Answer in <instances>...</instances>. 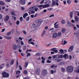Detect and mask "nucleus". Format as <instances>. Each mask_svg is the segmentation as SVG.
<instances>
[{"mask_svg": "<svg viewBox=\"0 0 79 79\" xmlns=\"http://www.w3.org/2000/svg\"><path fill=\"white\" fill-rule=\"evenodd\" d=\"M64 56L62 55H55L52 56V58L54 61H56L57 62H60L61 61V60L59 59V58H63Z\"/></svg>", "mask_w": 79, "mask_h": 79, "instance_id": "obj_1", "label": "nucleus"}, {"mask_svg": "<svg viewBox=\"0 0 79 79\" xmlns=\"http://www.w3.org/2000/svg\"><path fill=\"white\" fill-rule=\"evenodd\" d=\"M67 71L68 73H72L73 71V67L69 66L67 67Z\"/></svg>", "mask_w": 79, "mask_h": 79, "instance_id": "obj_2", "label": "nucleus"}, {"mask_svg": "<svg viewBox=\"0 0 79 79\" xmlns=\"http://www.w3.org/2000/svg\"><path fill=\"white\" fill-rule=\"evenodd\" d=\"M2 75L3 77H8L10 75H9V73H6L5 72H4L2 73Z\"/></svg>", "mask_w": 79, "mask_h": 79, "instance_id": "obj_3", "label": "nucleus"}, {"mask_svg": "<svg viewBox=\"0 0 79 79\" xmlns=\"http://www.w3.org/2000/svg\"><path fill=\"white\" fill-rule=\"evenodd\" d=\"M47 74V70L46 69H44L42 71V74L43 76H45Z\"/></svg>", "mask_w": 79, "mask_h": 79, "instance_id": "obj_4", "label": "nucleus"}, {"mask_svg": "<svg viewBox=\"0 0 79 79\" xmlns=\"http://www.w3.org/2000/svg\"><path fill=\"white\" fill-rule=\"evenodd\" d=\"M19 3L21 5H25L26 4V0H19Z\"/></svg>", "mask_w": 79, "mask_h": 79, "instance_id": "obj_5", "label": "nucleus"}, {"mask_svg": "<svg viewBox=\"0 0 79 79\" xmlns=\"http://www.w3.org/2000/svg\"><path fill=\"white\" fill-rule=\"evenodd\" d=\"M35 23H38L39 24H40L42 23V21L41 19H38L35 21Z\"/></svg>", "mask_w": 79, "mask_h": 79, "instance_id": "obj_6", "label": "nucleus"}, {"mask_svg": "<svg viewBox=\"0 0 79 79\" xmlns=\"http://www.w3.org/2000/svg\"><path fill=\"white\" fill-rule=\"evenodd\" d=\"M40 68H37L36 69L35 72L36 74L39 75L40 74Z\"/></svg>", "mask_w": 79, "mask_h": 79, "instance_id": "obj_7", "label": "nucleus"}, {"mask_svg": "<svg viewBox=\"0 0 79 79\" xmlns=\"http://www.w3.org/2000/svg\"><path fill=\"white\" fill-rule=\"evenodd\" d=\"M51 51H53V52H54L55 53H57L58 52V50H56V48H52L51 49Z\"/></svg>", "mask_w": 79, "mask_h": 79, "instance_id": "obj_8", "label": "nucleus"}, {"mask_svg": "<svg viewBox=\"0 0 79 79\" xmlns=\"http://www.w3.org/2000/svg\"><path fill=\"white\" fill-rule=\"evenodd\" d=\"M49 6H50L49 4H45V5H43V6H42L43 8H46L49 7Z\"/></svg>", "mask_w": 79, "mask_h": 79, "instance_id": "obj_9", "label": "nucleus"}, {"mask_svg": "<svg viewBox=\"0 0 79 79\" xmlns=\"http://www.w3.org/2000/svg\"><path fill=\"white\" fill-rule=\"evenodd\" d=\"M75 19L76 22V23H78L79 22V18L77 16H75Z\"/></svg>", "mask_w": 79, "mask_h": 79, "instance_id": "obj_10", "label": "nucleus"}, {"mask_svg": "<svg viewBox=\"0 0 79 79\" xmlns=\"http://www.w3.org/2000/svg\"><path fill=\"white\" fill-rule=\"evenodd\" d=\"M13 50H16V49H17V46H16L15 44H14L13 45Z\"/></svg>", "mask_w": 79, "mask_h": 79, "instance_id": "obj_11", "label": "nucleus"}, {"mask_svg": "<svg viewBox=\"0 0 79 79\" xmlns=\"http://www.w3.org/2000/svg\"><path fill=\"white\" fill-rule=\"evenodd\" d=\"M64 57L65 58V59H68L69 58V56H68V55L65 54L64 55Z\"/></svg>", "mask_w": 79, "mask_h": 79, "instance_id": "obj_12", "label": "nucleus"}, {"mask_svg": "<svg viewBox=\"0 0 79 79\" xmlns=\"http://www.w3.org/2000/svg\"><path fill=\"white\" fill-rule=\"evenodd\" d=\"M53 36L54 38H56V37H57V36H58V34L56 33H55L53 34Z\"/></svg>", "mask_w": 79, "mask_h": 79, "instance_id": "obj_13", "label": "nucleus"}, {"mask_svg": "<svg viewBox=\"0 0 79 79\" xmlns=\"http://www.w3.org/2000/svg\"><path fill=\"white\" fill-rule=\"evenodd\" d=\"M35 6H33L30 8V9H29V10H30V11H31V10H34L35 9Z\"/></svg>", "mask_w": 79, "mask_h": 79, "instance_id": "obj_14", "label": "nucleus"}, {"mask_svg": "<svg viewBox=\"0 0 79 79\" xmlns=\"http://www.w3.org/2000/svg\"><path fill=\"white\" fill-rule=\"evenodd\" d=\"M61 70L62 72H65L66 71V69H65V68L63 67H61Z\"/></svg>", "mask_w": 79, "mask_h": 79, "instance_id": "obj_15", "label": "nucleus"}, {"mask_svg": "<svg viewBox=\"0 0 79 79\" xmlns=\"http://www.w3.org/2000/svg\"><path fill=\"white\" fill-rule=\"evenodd\" d=\"M65 32H66V29L64 28H62L61 32L63 34H64V33H65Z\"/></svg>", "mask_w": 79, "mask_h": 79, "instance_id": "obj_16", "label": "nucleus"}, {"mask_svg": "<svg viewBox=\"0 0 79 79\" xmlns=\"http://www.w3.org/2000/svg\"><path fill=\"white\" fill-rule=\"evenodd\" d=\"M67 24L69 26H70V27H71V23H70V22H69V21H68Z\"/></svg>", "mask_w": 79, "mask_h": 79, "instance_id": "obj_17", "label": "nucleus"}, {"mask_svg": "<svg viewBox=\"0 0 79 79\" xmlns=\"http://www.w3.org/2000/svg\"><path fill=\"white\" fill-rule=\"evenodd\" d=\"M4 38L6 39H7V40H10V39H11V37H9L7 36H5Z\"/></svg>", "mask_w": 79, "mask_h": 79, "instance_id": "obj_18", "label": "nucleus"}, {"mask_svg": "<svg viewBox=\"0 0 79 79\" xmlns=\"http://www.w3.org/2000/svg\"><path fill=\"white\" fill-rule=\"evenodd\" d=\"M27 16H28V14L27 13H25L24 14L23 17V18L25 19L26 18V17Z\"/></svg>", "mask_w": 79, "mask_h": 79, "instance_id": "obj_19", "label": "nucleus"}, {"mask_svg": "<svg viewBox=\"0 0 79 79\" xmlns=\"http://www.w3.org/2000/svg\"><path fill=\"white\" fill-rule=\"evenodd\" d=\"M5 3L4 2L1 1H0V5H5Z\"/></svg>", "mask_w": 79, "mask_h": 79, "instance_id": "obj_20", "label": "nucleus"}, {"mask_svg": "<svg viewBox=\"0 0 79 79\" xmlns=\"http://www.w3.org/2000/svg\"><path fill=\"white\" fill-rule=\"evenodd\" d=\"M5 18L6 21H8L9 19V18H10V17L8 15H6Z\"/></svg>", "mask_w": 79, "mask_h": 79, "instance_id": "obj_21", "label": "nucleus"}, {"mask_svg": "<svg viewBox=\"0 0 79 79\" xmlns=\"http://www.w3.org/2000/svg\"><path fill=\"white\" fill-rule=\"evenodd\" d=\"M67 2L68 4H70L71 3V0H67Z\"/></svg>", "mask_w": 79, "mask_h": 79, "instance_id": "obj_22", "label": "nucleus"}, {"mask_svg": "<svg viewBox=\"0 0 79 79\" xmlns=\"http://www.w3.org/2000/svg\"><path fill=\"white\" fill-rule=\"evenodd\" d=\"M62 35V34H61V32H59L58 33V36H59V37H61V36Z\"/></svg>", "mask_w": 79, "mask_h": 79, "instance_id": "obj_23", "label": "nucleus"}, {"mask_svg": "<svg viewBox=\"0 0 79 79\" xmlns=\"http://www.w3.org/2000/svg\"><path fill=\"white\" fill-rule=\"evenodd\" d=\"M27 65H28V62H26L25 63V68H26L27 66Z\"/></svg>", "mask_w": 79, "mask_h": 79, "instance_id": "obj_24", "label": "nucleus"}, {"mask_svg": "<svg viewBox=\"0 0 79 79\" xmlns=\"http://www.w3.org/2000/svg\"><path fill=\"white\" fill-rule=\"evenodd\" d=\"M14 62H15V60H12L10 63V64L11 65L13 64H14Z\"/></svg>", "mask_w": 79, "mask_h": 79, "instance_id": "obj_25", "label": "nucleus"}, {"mask_svg": "<svg viewBox=\"0 0 79 79\" xmlns=\"http://www.w3.org/2000/svg\"><path fill=\"white\" fill-rule=\"evenodd\" d=\"M77 73H79V66H78L77 68V69L76 70Z\"/></svg>", "mask_w": 79, "mask_h": 79, "instance_id": "obj_26", "label": "nucleus"}, {"mask_svg": "<svg viewBox=\"0 0 79 79\" xmlns=\"http://www.w3.org/2000/svg\"><path fill=\"white\" fill-rule=\"evenodd\" d=\"M42 6H43V5H41L38 6V7H40V10H42Z\"/></svg>", "mask_w": 79, "mask_h": 79, "instance_id": "obj_27", "label": "nucleus"}, {"mask_svg": "<svg viewBox=\"0 0 79 79\" xmlns=\"http://www.w3.org/2000/svg\"><path fill=\"white\" fill-rule=\"evenodd\" d=\"M53 10V8H50L47 9V10L48 11H52Z\"/></svg>", "mask_w": 79, "mask_h": 79, "instance_id": "obj_28", "label": "nucleus"}, {"mask_svg": "<svg viewBox=\"0 0 79 79\" xmlns=\"http://www.w3.org/2000/svg\"><path fill=\"white\" fill-rule=\"evenodd\" d=\"M73 13L72 12H71L70 13V17L71 18H73Z\"/></svg>", "mask_w": 79, "mask_h": 79, "instance_id": "obj_29", "label": "nucleus"}, {"mask_svg": "<svg viewBox=\"0 0 79 79\" xmlns=\"http://www.w3.org/2000/svg\"><path fill=\"white\" fill-rule=\"evenodd\" d=\"M60 52L61 53H60V54H62V53H64V52H63V49H60Z\"/></svg>", "mask_w": 79, "mask_h": 79, "instance_id": "obj_30", "label": "nucleus"}, {"mask_svg": "<svg viewBox=\"0 0 79 79\" xmlns=\"http://www.w3.org/2000/svg\"><path fill=\"white\" fill-rule=\"evenodd\" d=\"M11 34V32L10 31L7 33L6 34V35H10Z\"/></svg>", "mask_w": 79, "mask_h": 79, "instance_id": "obj_31", "label": "nucleus"}, {"mask_svg": "<svg viewBox=\"0 0 79 79\" xmlns=\"http://www.w3.org/2000/svg\"><path fill=\"white\" fill-rule=\"evenodd\" d=\"M45 32H46L45 31H43V32L41 36H44V34H45Z\"/></svg>", "mask_w": 79, "mask_h": 79, "instance_id": "obj_32", "label": "nucleus"}, {"mask_svg": "<svg viewBox=\"0 0 79 79\" xmlns=\"http://www.w3.org/2000/svg\"><path fill=\"white\" fill-rule=\"evenodd\" d=\"M61 23L62 24H65V21L64 20H62L61 21Z\"/></svg>", "mask_w": 79, "mask_h": 79, "instance_id": "obj_33", "label": "nucleus"}, {"mask_svg": "<svg viewBox=\"0 0 79 79\" xmlns=\"http://www.w3.org/2000/svg\"><path fill=\"white\" fill-rule=\"evenodd\" d=\"M35 11H34V10H32V11H31L30 12V13H31V14H33V13H35Z\"/></svg>", "mask_w": 79, "mask_h": 79, "instance_id": "obj_34", "label": "nucleus"}, {"mask_svg": "<svg viewBox=\"0 0 79 79\" xmlns=\"http://www.w3.org/2000/svg\"><path fill=\"white\" fill-rule=\"evenodd\" d=\"M2 65H5V64H3L0 65V69H2L3 68V67L2 66Z\"/></svg>", "mask_w": 79, "mask_h": 79, "instance_id": "obj_35", "label": "nucleus"}, {"mask_svg": "<svg viewBox=\"0 0 79 79\" xmlns=\"http://www.w3.org/2000/svg\"><path fill=\"white\" fill-rule=\"evenodd\" d=\"M58 26V24L54 26V27H55V29H57V28H58V27H57Z\"/></svg>", "mask_w": 79, "mask_h": 79, "instance_id": "obj_36", "label": "nucleus"}, {"mask_svg": "<svg viewBox=\"0 0 79 79\" xmlns=\"http://www.w3.org/2000/svg\"><path fill=\"white\" fill-rule=\"evenodd\" d=\"M20 73H21V71H17L16 72V73L17 74H19Z\"/></svg>", "mask_w": 79, "mask_h": 79, "instance_id": "obj_37", "label": "nucleus"}, {"mask_svg": "<svg viewBox=\"0 0 79 79\" xmlns=\"http://www.w3.org/2000/svg\"><path fill=\"white\" fill-rule=\"evenodd\" d=\"M66 44H67V41H64V43L63 44L62 43V45H65Z\"/></svg>", "mask_w": 79, "mask_h": 79, "instance_id": "obj_38", "label": "nucleus"}, {"mask_svg": "<svg viewBox=\"0 0 79 79\" xmlns=\"http://www.w3.org/2000/svg\"><path fill=\"white\" fill-rule=\"evenodd\" d=\"M17 47H18V49H20V48H21V46H20L19 45H17Z\"/></svg>", "mask_w": 79, "mask_h": 79, "instance_id": "obj_39", "label": "nucleus"}, {"mask_svg": "<svg viewBox=\"0 0 79 79\" xmlns=\"http://www.w3.org/2000/svg\"><path fill=\"white\" fill-rule=\"evenodd\" d=\"M70 48L73 50V48H74V47H73V46H71L70 47Z\"/></svg>", "mask_w": 79, "mask_h": 79, "instance_id": "obj_40", "label": "nucleus"}, {"mask_svg": "<svg viewBox=\"0 0 79 79\" xmlns=\"http://www.w3.org/2000/svg\"><path fill=\"white\" fill-rule=\"evenodd\" d=\"M54 17V15L52 14V15H50V16H49V18H52V17Z\"/></svg>", "mask_w": 79, "mask_h": 79, "instance_id": "obj_41", "label": "nucleus"}, {"mask_svg": "<svg viewBox=\"0 0 79 79\" xmlns=\"http://www.w3.org/2000/svg\"><path fill=\"white\" fill-rule=\"evenodd\" d=\"M63 2L64 5H66V1H63Z\"/></svg>", "mask_w": 79, "mask_h": 79, "instance_id": "obj_42", "label": "nucleus"}, {"mask_svg": "<svg viewBox=\"0 0 79 79\" xmlns=\"http://www.w3.org/2000/svg\"><path fill=\"white\" fill-rule=\"evenodd\" d=\"M73 51V50L71 49L70 48H69L68 50V52H71Z\"/></svg>", "mask_w": 79, "mask_h": 79, "instance_id": "obj_43", "label": "nucleus"}, {"mask_svg": "<svg viewBox=\"0 0 79 79\" xmlns=\"http://www.w3.org/2000/svg\"><path fill=\"white\" fill-rule=\"evenodd\" d=\"M2 17H3L2 15L1 14H0V20L2 19Z\"/></svg>", "mask_w": 79, "mask_h": 79, "instance_id": "obj_44", "label": "nucleus"}, {"mask_svg": "<svg viewBox=\"0 0 79 79\" xmlns=\"http://www.w3.org/2000/svg\"><path fill=\"white\" fill-rule=\"evenodd\" d=\"M31 56V54L30 53H27V56L28 57V56Z\"/></svg>", "mask_w": 79, "mask_h": 79, "instance_id": "obj_45", "label": "nucleus"}, {"mask_svg": "<svg viewBox=\"0 0 79 79\" xmlns=\"http://www.w3.org/2000/svg\"><path fill=\"white\" fill-rule=\"evenodd\" d=\"M21 44V45H24V43L23 42V41H21L20 42Z\"/></svg>", "mask_w": 79, "mask_h": 79, "instance_id": "obj_46", "label": "nucleus"}, {"mask_svg": "<svg viewBox=\"0 0 79 79\" xmlns=\"http://www.w3.org/2000/svg\"><path fill=\"white\" fill-rule=\"evenodd\" d=\"M5 1L6 2H11V0H5Z\"/></svg>", "mask_w": 79, "mask_h": 79, "instance_id": "obj_47", "label": "nucleus"}, {"mask_svg": "<svg viewBox=\"0 0 79 79\" xmlns=\"http://www.w3.org/2000/svg\"><path fill=\"white\" fill-rule=\"evenodd\" d=\"M35 55H36V56L40 55V53H37Z\"/></svg>", "mask_w": 79, "mask_h": 79, "instance_id": "obj_48", "label": "nucleus"}, {"mask_svg": "<svg viewBox=\"0 0 79 79\" xmlns=\"http://www.w3.org/2000/svg\"><path fill=\"white\" fill-rule=\"evenodd\" d=\"M11 14L12 15H15V12H14V11H13L11 12Z\"/></svg>", "mask_w": 79, "mask_h": 79, "instance_id": "obj_49", "label": "nucleus"}, {"mask_svg": "<svg viewBox=\"0 0 79 79\" xmlns=\"http://www.w3.org/2000/svg\"><path fill=\"white\" fill-rule=\"evenodd\" d=\"M13 18H14V20H16V17H14V16H12Z\"/></svg>", "mask_w": 79, "mask_h": 79, "instance_id": "obj_50", "label": "nucleus"}, {"mask_svg": "<svg viewBox=\"0 0 79 79\" xmlns=\"http://www.w3.org/2000/svg\"><path fill=\"white\" fill-rule=\"evenodd\" d=\"M23 47V50H26V46H24Z\"/></svg>", "mask_w": 79, "mask_h": 79, "instance_id": "obj_51", "label": "nucleus"}, {"mask_svg": "<svg viewBox=\"0 0 79 79\" xmlns=\"http://www.w3.org/2000/svg\"><path fill=\"white\" fill-rule=\"evenodd\" d=\"M24 74H26L27 73V71L25 70V71H24Z\"/></svg>", "mask_w": 79, "mask_h": 79, "instance_id": "obj_52", "label": "nucleus"}, {"mask_svg": "<svg viewBox=\"0 0 79 79\" xmlns=\"http://www.w3.org/2000/svg\"><path fill=\"white\" fill-rule=\"evenodd\" d=\"M47 63H51V62H52V61H50L49 60H48L47 61Z\"/></svg>", "mask_w": 79, "mask_h": 79, "instance_id": "obj_53", "label": "nucleus"}, {"mask_svg": "<svg viewBox=\"0 0 79 79\" xmlns=\"http://www.w3.org/2000/svg\"><path fill=\"white\" fill-rule=\"evenodd\" d=\"M23 17H21L20 18V21L21 22L23 21Z\"/></svg>", "mask_w": 79, "mask_h": 79, "instance_id": "obj_54", "label": "nucleus"}, {"mask_svg": "<svg viewBox=\"0 0 79 79\" xmlns=\"http://www.w3.org/2000/svg\"><path fill=\"white\" fill-rule=\"evenodd\" d=\"M29 20V17H27V18L26 19V21H28Z\"/></svg>", "mask_w": 79, "mask_h": 79, "instance_id": "obj_55", "label": "nucleus"}, {"mask_svg": "<svg viewBox=\"0 0 79 79\" xmlns=\"http://www.w3.org/2000/svg\"><path fill=\"white\" fill-rule=\"evenodd\" d=\"M44 0H43L40 3V4H42V3H44Z\"/></svg>", "mask_w": 79, "mask_h": 79, "instance_id": "obj_56", "label": "nucleus"}, {"mask_svg": "<svg viewBox=\"0 0 79 79\" xmlns=\"http://www.w3.org/2000/svg\"><path fill=\"white\" fill-rule=\"evenodd\" d=\"M41 59L42 60H45V59L44 58V57H41Z\"/></svg>", "mask_w": 79, "mask_h": 79, "instance_id": "obj_57", "label": "nucleus"}, {"mask_svg": "<svg viewBox=\"0 0 79 79\" xmlns=\"http://www.w3.org/2000/svg\"><path fill=\"white\" fill-rule=\"evenodd\" d=\"M51 73H52V74H53V73H54V71L53 70H51Z\"/></svg>", "mask_w": 79, "mask_h": 79, "instance_id": "obj_58", "label": "nucleus"}, {"mask_svg": "<svg viewBox=\"0 0 79 79\" xmlns=\"http://www.w3.org/2000/svg\"><path fill=\"white\" fill-rule=\"evenodd\" d=\"M31 44H32V45H34L35 44L33 42H31Z\"/></svg>", "mask_w": 79, "mask_h": 79, "instance_id": "obj_59", "label": "nucleus"}, {"mask_svg": "<svg viewBox=\"0 0 79 79\" xmlns=\"http://www.w3.org/2000/svg\"><path fill=\"white\" fill-rule=\"evenodd\" d=\"M52 5H53V6L55 5V2H53L52 3Z\"/></svg>", "mask_w": 79, "mask_h": 79, "instance_id": "obj_60", "label": "nucleus"}, {"mask_svg": "<svg viewBox=\"0 0 79 79\" xmlns=\"http://www.w3.org/2000/svg\"><path fill=\"white\" fill-rule=\"evenodd\" d=\"M16 24H17V25H18L19 24V21H17L16 22Z\"/></svg>", "mask_w": 79, "mask_h": 79, "instance_id": "obj_61", "label": "nucleus"}, {"mask_svg": "<svg viewBox=\"0 0 79 79\" xmlns=\"http://www.w3.org/2000/svg\"><path fill=\"white\" fill-rule=\"evenodd\" d=\"M71 22L72 23H75V21L73 20H72Z\"/></svg>", "mask_w": 79, "mask_h": 79, "instance_id": "obj_62", "label": "nucleus"}, {"mask_svg": "<svg viewBox=\"0 0 79 79\" xmlns=\"http://www.w3.org/2000/svg\"><path fill=\"white\" fill-rule=\"evenodd\" d=\"M4 31H5V29H2V32H3Z\"/></svg>", "mask_w": 79, "mask_h": 79, "instance_id": "obj_63", "label": "nucleus"}, {"mask_svg": "<svg viewBox=\"0 0 79 79\" xmlns=\"http://www.w3.org/2000/svg\"><path fill=\"white\" fill-rule=\"evenodd\" d=\"M19 68L20 70H22V68L21 67V66H19Z\"/></svg>", "mask_w": 79, "mask_h": 79, "instance_id": "obj_64", "label": "nucleus"}]
</instances>
